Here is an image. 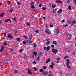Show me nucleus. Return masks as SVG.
<instances>
[{
    "label": "nucleus",
    "instance_id": "obj_20",
    "mask_svg": "<svg viewBox=\"0 0 76 76\" xmlns=\"http://www.w3.org/2000/svg\"><path fill=\"white\" fill-rule=\"evenodd\" d=\"M28 39H30V40H31V39H32V35H30Z\"/></svg>",
    "mask_w": 76,
    "mask_h": 76
},
{
    "label": "nucleus",
    "instance_id": "obj_4",
    "mask_svg": "<svg viewBox=\"0 0 76 76\" xmlns=\"http://www.w3.org/2000/svg\"><path fill=\"white\" fill-rule=\"evenodd\" d=\"M45 32L46 34H50V31L48 29H47L45 30Z\"/></svg>",
    "mask_w": 76,
    "mask_h": 76
},
{
    "label": "nucleus",
    "instance_id": "obj_11",
    "mask_svg": "<svg viewBox=\"0 0 76 76\" xmlns=\"http://www.w3.org/2000/svg\"><path fill=\"white\" fill-rule=\"evenodd\" d=\"M56 31H56V33L57 34H59V33H60V31H59V29H58L57 28L56 29Z\"/></svg>",
    "mask_w": 76,
    "mask_h": 76
},
{
    "label": "nucleus",
    "instance_id": "obj_42",
    "mask_svg": "<svg viewBox=\"0 0 76 76\" xmlns=\"http://www.w3.org/2000/svg\"><path fill=\"white\" fill-rule=\"evenodd\" d=\"M17 4H18V5H21V4H20V3L19 2H17Z\"/></svg>",
    "mask_w": 76,
    "mask_h": 76
},
{
    "label": "nucleus",
    "instance_id": "obj_6",
    "mask_svg": "<svg viewBox=\"0 0 76 76\" xmlns=\"http://www.w3.org/2000/svg\"><path fill=\"white\" fill-rule=\"evenodd\" d=\"M4 49V46H2L1 47V49L0 50V52L1 53V52H2V51H3Z\"/></svg>",
    "mask_w": 76,
    "mask_h": 76
},
{
    "label": "nucleus",
    "instance_id": "obj_13",
    "mask_svg": "<svg viewBox=\"0 0 76 76\" xmlns=\"http://www.w3.org/2000/svg\"><path fill=\"white\" fill-rule=\"evenodd\" d=\"M50 60H51V59H50V58H48V60H47L46 61V64H47L48 63V62H49V61H50Z\"/></svg>",
    "mask_w": 76,
    "mask_h": 76
},
{
    "label": "nucleus",
    "instance_id": "obj_2",
    "mask_svg": "<svg viewBox=\"0 0 76 76\" xmlns=\"http://www.w3.org/2000/svg\"><path fill=\"white\" fill-rule=\"evenodd\" d=\"M50 48L49 46H48V47H44V50H47V51H48L50 50Z\"/></svg>",
    "mask_w": 76,
    "mask_h": 76
},
{
    "label": "nucleus",
    "instance_id": "obj_38",
    "mask_svg": "<svg viewBox=\"0 0 76 76\" xmlns=\"http://www.w3.org/2000/svg\"><path fill=\"white\" fill-rule=\"evenodd\" d=\"M31 6H33L34 5V3L31 2L30 4Z\"/></svg>",
    "mask_w": 76,
    "mask_h": 76
},
{
    "label": "nucleus",
    "instance_id": "obj_29",
    "mask_svg": "<svg viewBox=\"0 0 76 76\" xmlns=\"http://www.w3.org/2000/svg\"><path fill=\"white\" fill-rule=\"evenodd\" d=\"M16 39L18 41H20V38L18 37Z\"/></svg>",
    "mask_w": 76,
    "mask_h": 76
},
{
    "label": "nucleus",
    "instance_id": "obj_36",
    "mask_svg": "<svg viewBox=\"0 0 76 76\" xmlns=\"http://www.w3.org/2000/svg\"><path fill=\"white\" fill-rule=\"evenodd\" d=\"M43 69H47V66H43Z\"/></svg>",
    "mask_w": 76,
    "mask_h": 76
},
{
    "label": "nucleus",
    "instance_id": "obj_60",
    "mask_svg": "<svg viewBox=\"0 0 76 76\" xmlns=\"http://www.w3.org/2000/svg\"><path fill=\"white\" fill-rule=\"evenodd\" d=\"M39 6L40 7H41L42 6V5H41V4H40L39 5Z\"/></svg>",
    "mask_w": 76,
    "mask_h": 76
},
{
    "label": "nucleus",
    "instance_id": "obj_26",
    "mask_svg": "<svg viewBox=\"0 0 76 76\" xmlns=\"http://www.w3.org/2000/svg\"><path fill=\"white\" fill-rule=\"evenodd\" d=\"M33 69L34 70V71H37V68L35 67H34Z\"/></svg>",
    "mask_w": 76,
    "mask_h": 76
},
{
    "label": "nucleus",
    "instance_id": "obj_14",
    "mask_svg": "<svg viewBox=\"0 0 76 76\" xmlns=\"http://www.w3.org/2000/svg\"><path fill=\"white\" fill-rule=\"evenodd\" d=\"M28 72L29 75H31L32 74V72L29 70H28Z\"/></svg>",
    "mask_w": 76,
    "mask_h": 76
},
{
    "label": "nucleus",
    "instance_id": "obj_63",
    "mask_svg": "<svg viewBox=\"0 0 76 76\" xmlns=\"http://www.w3.org/2000/svg\"><path fill=\"white\" fill-rule=\"evenodd\" d=\"M56 63H59V61H56Z\"/></svg>",
    "mask_w": 76,
    "mask_h": 76
},
{
    "label": "nucleus",
    "instance_id": "obj_21",
    "mask_svg": "<svg viewBox=\"0 0 76 76\" xmlns=\"http://www.w3.org/2000/svg\"><path fill=\"white\" fill-rule=\"evenodd\" d=\"M53 44H55V45H56V41H54L53 42Z\"/></svg>",
    "mask_w": 76,
    "mask_h": 76
},
{
    "label": "nucleus",
    "instance_id": "obj_15",
    "mask_svg": "<svg viewBox=\"0 0 76 76\" xmlns=\"http://www.w3.org/2000/svg\"><path fill=\"white\" fill-rule=\"evenodd\" d=\"M56 7V5H55V4H53L52 6V8H54Z\"/></svg>",
    "mask_w": 76,
    "mask_h": 76
},
{
    "label": "nucleus",
    "instance_id": "obj_16",
    "mask_svg": "<svg viewBox=\"0 0 76 76\" xmlns=\"http://www.w3.org/2000/svg\"><path fill=\"white\" fill-rule=\"evenodd\" d=\"M9 44V42H5L4 44V45H7Z\"/></svg>",
    "mask_w": 76,
    "mask_h": 76
},
{
    "label": "nucleus",
    "instance_id": "obj_12",
    "mask_svg": "<svg viewBox=\"0 0 76 76\" xmlns=\"http://www.w3.org/2000/svg\"><path fill=\"white\" fill-rule=\"evenodd\" d=\"M4 63H7L8 62V61H7V59H5L4 60Z\"/></svg>",
    "mask_w": 76,
    "mask_h": 76
},
{
    "label": "nucleus",
    "instance_id": "obj_31",
    "mask_svg": "<svg viewBox=\"0 0 76 76\" xmlns=\"http://www.w3.org/2000/svg\"><path fill=\"white\" fill-rule=\"evenodd\" d=\"M12 12H13V9L11 8L10 10V12L11 13H12Z\"/></svg>",
    "mask_w": 76,
    "mask_h": 76
},
{
    "label": "nucleus",
    "instance_id": "obj_46",
    "mask_svg": "<svg viewBox=\"0 0 76 76\" xmlns=\"http://www.w3.org/2000/svg\"><path fill=\"white\" fill-rule=\"evenodd\" d=\"M34 47H36V46H37L36 44L35 43H34Z\"/></svg>",
    "mask_w": 76,
    "mask_h": 76
},
{
    "label": "nucleus",
    "instance_id": "obj_53",
    "mask_svg": "<svg viewBox=\"0 0 76 76\" xmlns=\"http://www.w3.org/2000/svg\"><path fill=\"white\" fill-rule=\"evenodd\" d=\"M56 60H58V61L60 60V58H56Z\"/></svg>",
    "mask_w": 76,
    "mask_h": 76
},
{
    "label": "nucleus",
    "instance_id": "obj_57",
    "mask_svg": "<svg viewBox=\"0 0 76 76\" xmlns=\"http://www.w3.org/2000/svg\"><path fill=\"white\" fill-rule=\"evenodd\" d=\"M49 41V39H47L46 40V41L47 42V41Z\"/></svg>",
    "mask_w": 76,
    "mask_h": 76
},
{
    "label": "nucleus",
    "instance_id": "obj_3",
    "mask_svg": "<svg viewBox=\"0 0 76 76\" xmlns=\"http://www.w3.org/2000/svg\"><path fill=\"white\" fill-rule=\"evenodd\" d=\"M68 38L69 39H70L72 38V35L70 34H68L67 35Z\"/></svg>",
    "mask_w": 76,
    "mask_h": 76
},
{
    "label": "nucleus",
    "instance_id": "obj_54",
    "mask_svg": "<svg viewBox=\"0 0 76 76\" xmlns=\"http://www.w3.org/2000/svg\"><path fill=\"white\" fill-rule=\"evenodd\" d=\"M59 73L61 75H63V72H62V71H61Z\"/></svg>",
    "mask_w": 76,
    "mask_h": 76
},
{
    "label": "nucleus",
    "instance_id": "obj_40",
    "mask_svg": "<svg viewBox=\"0 0 76 76\" xmlns=\"http://www.w3.org/2000/svg\"><path fill=\"white\" fill-rule=\"evenodd\" d=\"M66 66L68 68H70V66L69 65H66Z\"/></svg>",
    "mask_w": 76,
    "mask_h": 76
},
{
    "label": "nucleus",
    "instance_id": "obj_9",
    "mask_svg": "<svg viewBox=\"0 0 76 76\" xmlns=\"http://www.w3.org/2000/svg\"><path fill=\"white\" fill-rule=\"evenodd\" d=\"M76 22L75 20H74L71 22L72 25H75L76 23Z\"/></svg>",
    "mask_w": 76,
    "mask_h": 76
},
{
    "label": "nucleus",
    "instance_id": "obj_30",
    "mask_svg": "<svg viewBox=\"0 0 76 76\" xmlns=\"http://www.w3.org/2000/svg\"><path fill=\"white\" fill-rule=\"evenodd\" d=\"M31 7L32 9H34L35 8V7L34 5H31Z\"/></svg>",
    "mask_w": 76,
    "mask_h": 76
},
{
    "label": "nucleus",
    "instance_id": "obj_19",
    "mask_svg": "<svg viewBox=\"0 0 76 76\" xmlns=\"http://www.w3.org/2000/svg\"><path fill=\"white\" fill-rule=\"evenodd\" d=\"M29 44L30 45H31L32 44V42H31V41L30 40L29 42Z\"/></svg>",
    "mask_w": 76,
    "mask_h": 76
},
{
    "label": "nucleus",
    "instance_id": "obj_25",
    "mask_svg": "<svg viewBox=\"0 0 76 76\" xmlns=\"http://www.w3.org/2000/svg\"><path fill=\"white\" fill-rule=\"evenodd\" d=\"M40 72H43V69H39Z\"/></svg>",
    "mask_w": 76,
    "mask_h": 76
},
{
    "label": "nucleus",
    "instance_id": "obj_59",
    "mask_svg": "<svg viewBox=\"0 0 76 76\" xmlns=\"http://www.w3.org/2000/svg\"><path fill=\"white\" fill-rule=\"evenodd\" d=\"M65 20H62V22H64Z\"/></svg>",
    "mask_w": 76,
    "mask_h": 76
},
{
    "label": "nucleus",
    "instance_id": "obj_50",
    "mask_svg": "<svg viewBox=\"0 0 76 76\" xmlns=\"http://www.w3.org/2000/svg\"><path fill=\"white\" fill-rule=\"evenodd\" d=\"M26 41H23V44H26Z\"/></svg>",
    "mask_w": 76,
    "mask_h": 76
},
{
    "label": "nucleus",
    "instance_id": "obj_22",
    "mask_svg": "<svg viewBox=\"0 0 76 76\" xmlns=\"http://www.w3.org/2000/svg\"><path fill=\"white\" fill-rule=\"evenodd\" d=\"M49 67H51V68L52 69H53V68H54V66L52 65H50Z\"/></svg>",
    "mask_w": 76,
    "mask_h": 76
},
{
    "label": "nucleus",
    "instance_id": "obj_58",
    "mask_svg": "<svg viewBox=\"0 0 76 76\" xmlns=\"http://www.w3.org/2000/svg\"><path fill=\"white\" fill-rule=\"evenodd\" d=\"M39 56H38V57L37 58V60H39Z\"/></svg>",
    "mask_w": 76,
    "mask_h": 76
},
{
    "label": "nucleus",
    "instance_id": "obj_61",
    "mask_svg": "<svg viewBox=\"0 0 76 76\" xmlns=\"http://www.w3.org/2000/svg\"><path fill=\"white\" fill-rule=\"evenodd\" d=\"M48 76H53L51 74H49Z\"/></svg>",
    "mask_w": 76,
    "mask_h": 76
},
{
    "label": "nucleus",
    "instance_id": "obj_35",
    "mask_svg": "<svg viewBox=\"0 0 76 76\" xmlns=\"http://www.w3.org/2000/svg\"><path fill=\"white\" fill-rule=\"evenodd\" d=\"M50 28H53V27H54V26L53 25H51L50 26Z\"/></svg>",
    "mask_w": 76,
    "mask_h": 76
},
{
    "label": "nucleus",
    "instance_id": "obj_64",
    "mask_svg": "<svg viewBox=\"0 0 76 76\" xmlns=\"http://www.w3.org/2000/svg\"><path fill=\"white\" fill-rule=\"evenodd\" d=\"M66 26H68V25H67V24H66V25H65V27H66Z\"/></svg>",
    "mask_w": 76,
    "mask_h": 76
},
{
    "label": "nucleus",
    "instance_id": "obj_17",
    "mask_svg": "<svg viewBox=\"0 0 76 76\" xmlns=\"http://www.w3.org/2000/svg\"><path fill=\"white\" fill-rule=\"evenodd\" d=\"M56 11H57L56 9H53V13H55L56 12Z\"/></svg>",
    "mask_w": 76,
    "mask_h": 76
},
{
    "label": "nucleus",
    "instance_id": "obj_45",
    "mask_svg": "<svg viewBox=\"0 0 76 76\" xmlns=\"http://www.w3.org/2000/svg\"><path fill=\"white\" fill-rule=\"evenodd\" d=\"M36 33H39V31L38 30H36Z\"/></svg>",
    "mask_w": 76,
    "mask_h": 76
},
{
    "label": "nucleus",
    "instance_id": "obj_24",
    "mask_svg": "<svg viewBox=\"0 0 76 76\" xmlns=\"http://www.w3.org/2000/svg\"><path fill=\"white\" fill-rule=\"evenodd\" d=\"M4 16V13H3L0 15V17H3Z\"/></svg>",
    "mask_w": 76,
    "mask_h": 76
},
{
    "label": "nucleus",
    "instance_id": "obj_39",
    "mask_svg": "<svg viewBox=\"0 0 76 76\" xmlns=\"http://www.w3.org/2000/svg\"><path fill=\"white\" fill-rule=\"evenodd\" d=\"M10 51L11 52H12V51H13V49L11 48L10 49Z\"/></svg>",
    "mask_w": 76,
    "mask_h": 76
},
{
    "label": "nucleus",
    "instance_id": "obj_37",
    "mask_svg": "<svg viewBox=\"0 0 76 76\" xmlns=\"http://www.w3.org/2000/svg\"><path fill=\"white\" fill-rule=\"evenodd\" d=\"M24 58L25 60V59H26V58H27V56H24Z\"/></svg>",
    "mask_w": 76,
    "mask_h": 76
},
{
    "label": "nucleus",
    "instance_id": "obj_47",
    "mask_svg": "<svg viewBox=\"0 0 76 76\" xmlns=\"http://www.w3.org/2000/svg\"><path fill=\"white\" fill-rule=\"evenodd\" d=\"M13 20H16V18H13Z\"/></svg>",
    "mask_w": 76,
    "mask_h": 76
},
{
    "label": "nucleus",
    "instance_id": "obj_32",
    "mask_svg": "<svg viewBox=\"0 0 76 76\" xmlns=\"http://www.w3.org/2000/svg\"><path fill=\"white\" fill-rule=\"evenodd\" d=\"M46 8L45 7H43L42 8V9H43V10H46Z\"/></svg>",
    "mask_w": 76,
    "mask_h": 76
},
{
    "label": "nucleus",
    "instance_id": "obj_34",
    "mask_svg": "<svg viewBox=\"0 0 76 76\" xmlns=\"http://www.w3.org/2000/svg\"><path fill=\"white\" fill-rule=\"evenodd\" d=\"M69 58L68 56H65L64 57V58L65 59H66V58Z\"/></svg>",
    "mask_w": 76,
    "mask_h": 76
},
{
    "label": "nucleus",
    "instance_id": "obj_51",
    "mask_svg": "<svg viewBox=\"0 0 76 76\" xmlns=\"http://www.w3.org/2000/svg\"><path fill=\"white\" fill-rule=\"evenodd\" d=\"M24 37L25 38H26V39H27L28 38V37H27V36H24Z\"/></svg>",
    "mask_w": 76,
    "mask_h": 76
},
{
    "label": "nucleus",
    "instance_id": "obj_55",
    "mask_svg": "<svg viewBox=\"0 0 76 76\" xmlns=\"http://www.w3.org/2000/svg\"><path fill=\"white\" fill-rule=\"evenodd\" d=\"M10 3H11L10 1H8V4H10Z\"/></svg>",
    "mask_w": 76,
    "mask_h": 76
},
{
    "label": "nucleus",
    "instance_id": "obj_33",
    "mask_svg": "<svg viewBox=\"0 0 76 76\" xmlns=\"http://www.w3.org/2000/svg\"><path fill=\"white\" fill-rule=\"evenodd\" d=\"M69 64H70V62L69 61L67 62V63L66 64V65H68Z\"/></svg>",
    "mask_w": 76,
    "mask_h": 76
},
{
    "label": "nucleus",
    "instance_id": "obj_52",
    "mask_svg": "<svg viewBox=\"0 0 76 76\" xmlns=\"http://www.w3.org/2000/svg\"><path fill=\"white\" fill-rule=\"evenodd\" d=\"M70 1V0H68V1H67V3H69V2Z\"/></svg>",
    "mask_w": 76,
    "mask_h": 76
},
{
    "label": "nucleus",
    "instance_id": "obj_44",
    "mask_svg": "<svg viewBox=\"0 0 76 76\" xmlns=\"http://www.w3.org/2000/svg\"><path fill=\"white\" fill-rule=\"evenodd\" d=\"M54 45H51V47H52V48H54Z\"/></svg>",
    "mask_w": 76,
    "mask_h": 76
},
{
    "label": "nucleus",
    "instance_id": "obj_5",
    "mask_svg": "<svg viewBox=\"0 0 76 76\" xmlns=\"http://www.w3.org/2000/svg\"><path fill=\"white\" fill-rule=\"evenodd\" d=\"M62 12V10L61 9H60L57 12V13L58 14H60V13H61Z\"/></svg>",
    "mask_w": 76,
    "mask_h": 76
},
{
    "label": "nucleus",
    "instance_id": "obj_41",
    "mask_svg": "<svg viewBox=\"0 0 76 76\" xmlns=\"http://www.w3.org/2000/svg\"><path fill=\"white\" fill-rule=\"evenodd\" d=\"M48 73V72H47V71H46L45 72V75H47Z\"/></svg>",
    "mask_w": 76,
    "mask_h": 76
},
{
    "label": "nucleus",
    "instance_id": "obj_62",
    "mask_svg": "<svg viewBox=\"0 0 76 76\" xmlns=\"http://www.w3.org/2000/svg\"><path fill=\"white\" fill-rule=\"evenodd\" d=\"M52 66H54V63H52Z\"/></svg>",
    "mask_w": 76,
    "mask_h": 76
},
{
    "label": "nucleus",
    "instance_id": "obj_43",
    "mask_svg": "<svg viewBox=\"0 0 76 76\" xmlns=\"http://www.w3.org/2000/svg\"><path fill=\"white\" fill-rule=\"evenodd\" d=\"M26 25L28 26H30V24L29 23H27Z\"/></svg>",
    "mask_w": 76,
    "mask_h": 76
},
{
    "label": "nucleus",
    "instance_id": "obj_7",
    "mask_svg": "<svg viewBox=\"0 0 76 76\" xmlns=\"http://www.w3.org/2000/svg\"><path fill=\"white\" fill-rule=\"evenodd\" d=\"M8 37L9 38H13V36L10 34H8Z\"/></svg>",
    "mask_w": 76,
    "mask_h": 76
},
{
    "label": "nucleus",
    "instance_id": "obj_48",
    "mask_svg": "<svg viewBox=\"0 0 76 76\" xmlns=\"http://www.w3.org/2000/svg\"><path fill=\"white\" fill-rule=\"evenodd\" d=\"M33 64H36V62L35 61H34L33 62Z\"/></svg>",
    "mask_w": 76,
    "mask_h": 76
},
{
    "label": "nucleus",
    "instance_id": "obj_27",
    "mask_svg": "<svg viewBox=\"0 0 76 76\" xmlns=\"http://www.w3.org/2000/svg\"><path fill=\"white\" fill-rule=\"evenodd\" d=\"M50 44V41H48L47 42L46 44H47V45H48V44Z\"/></svg>",
    "mask_w": 76,
    "mask_h": 76
},
{
    "label": "nucleus",
    "instance_id": "obj_10",
    "mask_svg": "<svg viewBox=\"0 0 76 76\" xmlns=\"http://www.w3.org/2000/svg\"><path fill=\"white\" fill-rule=\"evenodd\" d=\"M9 21L10 22H11V20L9 19H7L5 20V22H8Z\"/></svg>",
    "mask_w": 76,
    "mask_h": 76
},
{
    "label": "nucleus",
    "instance_id": "obj_23",
    "mask_svg": "<svg viewBox=\"0 0 76 76\" xmlns=\"http://www.w3.org/2000/svg\"><path fill=\"white\" fill-rule=\"evenodd\" d=\"M69 10H71V9H72V7H71V6H69L68 7Z\"/></svg>",
    "mask_w": 76,
    "mask_h": 76
},
{
    "label": "nucleus",
    "instance_id": "obj_49",
    "mask_svg": "<svg viewBox=\"0 0 76 76\" xmlns=\"http://www.w3.org/2000/svg\"><path fill=\"white\" fill-rule=\"evenodd\" d=\"M19 51L20 52H22L23 51V49H21V50H19Z\"/></svg>",
    "mask_w": 76,
    "mask_h": 76
},
{
    "label": "nucleus",
    "instance_id": "obj_28",
    "mask_svg": "<svg viewBox=\"0 0 76 76\" xmlns=\"http://www.w3.org/2000/svg\"><path fill=\"white\" fill-rule=\"evenodd\" d=\"M14 73H18V71L17 70H15L14 71Z\"/></svg>",
    "mask_w": 76,
    "mask_h": 76
},
{
    "label": "nucleus",
    "instance_id": "obj_56",
    "mask_svg": "<svg viewBox=\"0 0 76 76\" xmlns=\"http://www.w3.org/2000/svg\"><path fill=\"white\" fill-rule=\"evenodd\" d=\"M39 55L40 56H41V55H42V52H40V53L39 54Z\"/></svg>",
    "mask_w": 76,
    "mask_h": 76
},
{
    "label": "nucleus",
    "instance_id": "obj_1",
    "mask_svg": "<svg viewBox=\"0 0 76 76\" xmlns=\"http://www.w3.org/2000/svg\"><path fill=\"white\" fill-rule=\"evenodd\" d=\"M58 51V50H57V49H52V52L53 53H54V54H56L57 53V52Z\"/></svg>",
    "mask_w": 76,
    "mask_h": 76
},
{
    "label": "nucleus",
    "instance_id": "obj_18",
    "mask_svg": "<svg viewBox=\"0 0 76 76\" xmlns=\"http://www.w3.org/2000/svg\"><path fill=\"white\" fill-rule=\"evenodd\" d=\"M33 54H34V55H35V56H36V55H37V53L36 52H35V51H34L33 52Z\"/></svg>",
    "mask_w": 76,
    "mask_h": 76
},
{
    "label": "nucleus",
    "instance_id": "obj_8",
    "mask_svg": "<svg viewBox=\"0 0 76 76\" xmlns=\"http://www.w3.org/2000/svg\"><path fill=\"white\" fill-rule=\"evenodd\" d=\"M56 3H61L62 4V1L61 0H57L56 1Z\"/></svg>",
    "mask_w": 76,
    "mask_h": 76
}]
</instances>
